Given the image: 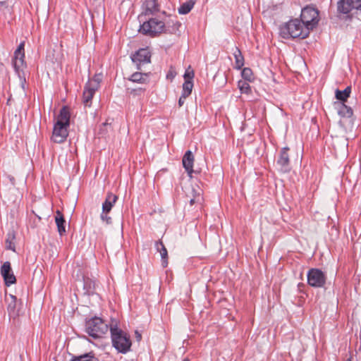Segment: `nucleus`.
I'll use <instances>...</instances> for the list:
<instances>
[{"label": "nucleus", "mask_w": 361, "mask_h": 361, "mask_svg": "<svg viewBox=\"0 0 361 361\" xmlns=\"http://www.w3.org/2000/svg\"><path fill=\"white\" fill-rule=\"evenodd\" d=\"M135 334H136V338H137V341L141 340V338H142L141 334H139L137 331H136V332H135Z\"/></svg>", "instance_id": "36"}, {"label": "nucleus", "mask_w": 361, "mask_h": 361, "mask_svg": "<svg viewBox=\"0 0 361 361\" xmlns=\"http://www.w3.org/2000/svg\"><path fill=\"white\" fill-rule=\"evenodd\" d=\"M155 248L157 252H159L161 255V264L163 267H166L168 265V252L163 244L162 241L157 240L155 242Z\"/></svg>", "instance_id": "18"}, {"label": "nucleus", "mask_w": 361, "mask_h": 361, "mask_svg": "<svg viewBox=\"0 0 361 361\" xmlns=\"http://www.w3.org/2000/svg\"><path fill=\"white\" fill-rule=\"evenodd\" d=\"M108 213L109 212H104L102 211L100 216H101V219L104 222H106V224H110L111 223V218L109 216H108Z\"/></svg>", "instance_id": "32"}, {"label": "nucleus", "mask_w": 361, "mask_h": 361, "mask_svg": "<svg viewBox=\"0 0 361 361\" xmlns=\"http://www.w3.org/2000/svg\"><path fill=\"white\" fill-rule=\"evenodd\" d=\"M85 329L90 336L99 338L108 332L109 326L101 318L94 317L86 321Z\"/></svg>", "instance_id": "4"}, {"label": "nucleus", "mask_w": 361, "mask_h": 361, "mask_svg": "<svg viewBox=\"0 0 361 361\" xmlns=\"http://www.w3.org/2000/svg\"><path fill=\"white\" fill-rule=\"evenodd\" d=\"M242 77L245 79L244 80L250 81L252 77V71L249 68H245L241 72Z\"/></svg>", "instance_id": "31"}, {"label": "nucleus", "mask_w": 361, "mask_h": 361, "mask_svg": "<svg viewBox=\"0 0 361 361\" xmlns=\"http://www.w3.org/2000/svg\"><path fill=\"white\" fill-rule=\"evenodd\" d=\"M15 238V235L13 232H9L7 235V238L6 240V247L8 250H11L15 251V244L14 242L10 240V238Z\"/></svg>", "instance_id": "30"}, {"label": "nucleus", "mask_w": 361, "mask_h": 361, "mask_svg": "<svg viewBox=\"0 0 361 361\" xmlns=\"http://www.w3.org/2000/svg\"><path fill=\"white\" fill-rule=\"evenodd\" d=\"M334 107L338 114L343 118H350L353 114L351 107L347 106L345 103L341 102H334Z\"/></svg>", "instance_id": "15"}, {"label": "nucleus", "mask_w": 361, "mask_h": 361, "mask_svg": "<svg viewBox=\"0 0 361 361\" xmlns=\"http://www.w3.org/2000/svg\"><path fill=\"white\" fill-rule=\"evenodd\" d=\"M188 96H186V94H183L182 93L181 96L180 97L179 99H178V105L179 106H182L186 99V98L188 97Z\"/></svg>", "instance_id": "35"}, {"label": "nucleus", "mask_w": 361, "mask_h": 361, "mask_svg": "<svg viewBox=\"0 0 361 361\" xmlns=\"http://www.w3.org/2000/svg\"><path fill=\"white\" fill-rule=\"evenodd\" d=\"M110 332L113 346L119 353L123 354L128 353L132 345L129 335L118 328L116 325L110 327Z\"/></svg>", "instance_id": "3"}, {"label": "nucleus", "mask_w": 361, "mask_h": 361, "mask_svg": "<svg viewBox=\"0 0 361 361\" xmlns=\"http://www.w3.org/2000/svg\"><path fill=\"white\" fill-rule=\"evenodd\" d=\"M71 361H98L92 352L73 357Z\"/></svg>", "instance_id": "26"}, {"label": "nucleus", "mask_w": 361, "mask_h": 361, "mask_svg": "<svg viewBox=\"0 0 361 361\" xmlns=\"http://www.w3.org/2000/svg\"><path fill=\"white\" fill-rule=\"evenodd\" d=\"M238 88L240 89L241 93L243 94H250L251 92V87L250 84L246 80H240L238 83Z\"/></svg>", "instance_id": "28"}, {"label": "nucleus", "mask_w": 361, "mask_h": 361, "mask_svg": "<svg viewBox=\"0 0 361 361\" xmlns=\"http://www.w3.org/2000/svg\"><path fill=\"white\" fill-rule=\"evenodd\" d=\"M118 200V197L111 192H109L106 197L105 201L102 204V210L104 212H109Z\"/></svg>", "instance_id": "20"}, {"label": "nucleus", "mask_w": 361, "mask_h": 361, "mask_svg": "<svg viewBox=\"0 0 361 361\" xmlns=\"http://www.w3.org/2000/svg\"><path fill=\"white\" fill-rule=\"evenodd\" d=\"M289 147H283L279 154L276 164L279 167V170L283 173H287L290 171V157L288 154Z\"/></svg>", "instance_id": "11"}, {"label": "nucleus", "mask_w": 361, "mask_h": 361, "mask_svg": "<svg viewBox=\"0 0 361 361\" xmlns=\"http://www.w3.org/2000/svg\"><path fill=\"white\" fill-rule=\"evenodd\" d=\"M195 200L194 198H193V199H191V200H190V205H193V204H194V203H195Z\"/></svg>", "instance_id": "37"}, {"label": "nucleus", "mask_w": 361, "mask_h": 361, "mask_svg": "<svg viewBox=\"0 0 361 361\" xmlns=\"http://www.w3.org/2000/svg\"><path fill=\"white\" fill-rule=\"evenodd\" d=\"M23 42H20L14 52L13 57L11 61L12 66L15 70V72L18 75V77L21 78V72L23 67Z\"/></svg>", "instance_id": "12"}, {"label": "nucleus", "mask_w": 361, "mask_h": 361, "mask_svg": "<svg viewBox=\"0 0 361 361\" xmlns=\"http://www.w3.org/2000/svg\"><path fill=\"white\" fill-rule=\"evenodd\" d=\"M55 221L57 226L58 231L61 235H62L65 232V224L66 221L63 218L62 213L60 211L56 212V214L55 216Z\"/></svg>", "instance_id": "23"}, {"label": "nucleus", "mask_w": 361, "mask_h": 361, "mask_svg": "<svg viewBox=\"0 0 361 361\" xmlns=\"http://www.w3.org/2000/svg\"><path fill=\"white\" fill-rule=\"evenodd\" d=\"M149 74L148 73H142L140 72H135L133 73L128 80L133 82H137L140 84H145L148 82Z\"/></svg>", "instance_id": "21"}, {"label": "nucleus", "mask_w": 361, "mask_h": 361, "mask_svg": "<svg viewBox=\"0 0 361 361\" xmlns=\"http://www.w3.org/2000/svg\"><path fill=\"white\" fill-rule=\"evenodd\" d=\"M1 274L4 278L5 285L10 286L16 281V276L12 271L11 263L9 262H5L1 267Z\"/></svg>", "instance_id": "13"}, {"label": "nucleus", "mask_w": 361, "mask_h": 361, "mask_svg": "<svg viewBox=\"0 0 361 361\" xmlns=\"http://www.w3.org/2000/svg\"><path fill=\"white\" fill-rule=\"evenodd\" d=\"M70 112L66 106L62 107L54 123L51 140L56 143L63 142L68 135V128L70 124Z\"/></svg>", "instance_id": "1"}, {"label": "nucleus", "mask_w": 361, "mask_h": 361, "mask_svg": "<svg viewBox=\"0 0 361 361\" xmlns=\"http://www.w3.org/2000/svg\"><path fill=\"white\" fill-rule=\"evenodd\" d=\"M182 163L184 169L187 171L188 176L192 177V173H193V163H194V156L191 151H187L183 155Z\"/></svg>", "instance_id": "16"}, {"label": "nucleus", "mask_w": 361, "mask_h": 361, "mask_svg": "<svg viewBox=\"0 0 361 361\" xmlns=\"http://www.w3.org/2000/svg\"><path fill=\"white\" fill-rule=\"evenodd\" d=\"M195 2L196 0H188L186 2L182 4L178 8V13L182 15L188 13L194 7Z\"/></svg>", "instance_id": "25"}, {"label": "nucleus", "mask_w": 361, "mask_h": 361, "mask_svg": "<svg viewBox=\"0 0 361 361\" xmlns=\"http://www.w3.org/2000/svg\"><path fill=\"white\" fill-rule=\"evenodd\" d=\"M181 27V23L175 20H170L165 23V30L163 33L168 34H173L176 35H180V27Z\"/></svg>", "instance_id": "17"}, {"label": "nucleus", "mask_w": 361, "mask_h": 361, "mask_svg": "<svg viewBox=\"0 0 361 361\" xmlns=\"http://www.w3.org/2000/svg\"><path fill=\"white\" fill-rule=\"evenodd\" d=\"M14 239H15V238H12V237H11V238H10V240H11V241H13V240H14Z\"/></svg>", "instance_id": "40"}, {"label": "nucleus", "mask_w": 361, "mask_h": 361, "mask_svg": "<svg viewBox=\"0 0 361 361\" xmlns=\"http://www.w3.org/2000/svg\"><path fill=\"white\" fill-rule=\"evenodd\" d=\"M92 82H95L96 83H97V90H98L99 87L100 82H101L100 77L98 76V75H95L93 78H92L91 80H89L88 82L86 84H90Z\"/></svg>", "instance_id": "33"}, {"label": "nucleus", "mask_w": 361, "mask_h": 361, "mask_svg": "<svg viewBox=\"0 0 361 361\" xmlns=\"http://www.w3.org/2000/svg\"><path fill=\"white\" fill-rule=\"evenodd\" d=\"M144 6L145 15H154L159 11V5L157 0H145Z\"/></svg>", "instance_id": "19"}, {"label": "nucleus", "mask_w": 361, "mask_h": 361, "mask_svg": "<svg viewBox=\"0 0 361 361\" xmlns=\"http://www.w3.org/2000/svg\"><path fill=\"white\" fill-rule=\"evenodd\" d=\"M350 93L351 87L350 86H348L344 90H340L338 89L336 90L335 97L338 100L337 102L345 103L350 97Z\"/></svg>", "instance_id": "22"}, {"label": "nucleus", "mask_w": 361, "mask_h": 361, "mask_svg": "<svg viewBox=\"0 0 361 361\" xmlns=\"http://www.w3.org/2000/svg\"><path fill=\"white\" fill-rule=\"evenodd\" d=\"M194 77V73L192 71H188L187 70L184 74V78L185 80H192V79Z\"/></svg>", "instance_id": "34"}, {"label": "nucleus", "mask_w": 361, "mask_h": 361, "mask_svg": "<svg viewBox=\"0 0 361 361\" xmlns=\"http://www.w3.org/2000/svg\"><path fill=\"white\" fill-rule=\"evenodd\" d=\"M183 361H190V360H189L188 358L185 357V358H184V359L183 360Z\"/></svg>", "instance_id": "38"}, {"label": "nucleus", "mask_w": 361, "mask_h": 361, "mask_svg": "<svg viewBox=\"0 0 361 361\" xmlns=\"http://www.w3.org/2000/svg\"><path fill=\"white\" fill-rule=\"evenodd\" d=\"M193 87V83L192 80H185L184 83L183 84V94H186V96H189Z\"/></svg>", "instance_id": "29"}, {"label": "nucleus", "mask_w": 361, "mask_h": 361, "mask_svg": "<svg viewBox=\"0 0 361 361\" xmlns=\"http://www.w3.org/2000/svg\"><path fill=\"white\" fill-rule=\"evenodd\" d=\"M95 282L90 279H84V290L85 293L91 295L94 293L95 289Z\"/></svg>", "instance_id": "27"}, {"label": "nucleus", "mask_w": 361, "mask_h": 361, "mask_svg": "<svg viewBox=\"0 0 361 361\" xmlns=\"http://www.w3.org/2000/svg\"><path fill=\"white\" fill-rule=\"evenodd\" d=\"M165 30V23L152 18L144 22L140 26L139 31L145 35L154 37L163 33Z\"/></svg>", "instance_id": "5"}, {"label": "nucleus", "mask_w": 361, "mask_h": 361, "mask_svg": "<svg viewBox=\"0 0 361 361\" xmlns=\"http://www.w3.org/2000/svg\"><path fill=\"white\" fill-rule=\"evenodd\" d=\"M131 59L137 68L140 69L142 66L150 63L151 53L148 49H140L132 55Z\"/></svg>", "instance_id": "10"}, {"label": "nucleus", "mask_w": 361, "mask_h": 361, "mask_svg": "<svg viewBox=\"0 0 361 361\" xmlns=\"http://www.w3.org/2000/svg\"><path fill=\"white\" fill-rule=\"evenodd\" d=\"M307 283L312 287L322 288L326 283V275L322 270L319 269H310L307 272Z\"/></svg>", "instance_id": "7"}, {"label": "nucleus", "mask_w": 361, "mask_h": 361, "mask_svg": "<svg viewBox=\"0 0 361 361\" xmlns=\"http://www.w3.org/2000/svg\"><path fill=\"white\" fill-rule=\"evenodd\" d=\"M308 29L298 18L290 20L280 27V35L283 39L301 37L306 38L309 35Z\"/></svg>", "instance_id": "2"}, {"label": "nucleus", "mask_w": 361, "mask_h": 361, "mask_svg": "<svg viewBox=\"0 0 361 361\" xmlns=\"http://www.w3.org/2000/svg\"><path fill=\"white\" fill-rule=\"evenodd\" d=\"M346 361H352L351 359H348Z\"/></svg>", "instance_id": "41"}, {"label": "nucleus", "mask_w": 361, "mask_h": 361, "mask_svg": "<svg viewBox=\"0 0 361 361\" xmlns=\"http://www.w3.org/2000/svg\"><path fill=\"white\" fill-rule=\"evenodd\" d=\"M300 20L309 31L312 30L318 24L319 11L312 6L305 7L302 9Z\"/></svg>", "instance_id": "6"}, {"label": "nucleus", "mask_w": 361, "mask_h": 361, "mask_svg": "<svg viewBox=\"0 0 361 361\" xmlns=\"http://www.w3.org/2000/svg\"><path fill=\"white\" fill-rule=\"evenodd\" d=\"M97 85L95 82L90 84H85L82 94V102L85 106H91L92 99L95 94L97 90Z\"/></svg>", "instance_id": "14"}, {"label": "nucleus", "mask_w": 361, "mask_h": 361, "mask_svg": "<svg viewBox=\"0 0 361 361\" xmlns=\"http://www.w3.org/2000/svg\"><path fill=\"white\" fill-rule=\"evenodd\" d=\"M353 9L361 11V0H339L337 3L338 12L349 13Z\"/></svg>", "instance_id": "9"}, {"label": "nucleus", "mask_w": 361, "mask_h": 361, "mask_svg": "<svg viewBox=\"0 0 361 361\" xmlns=\"http://www.w3.org/2000/svg\"><path fill=\"white\" fill-rule=\"evenodd\" d=\"M11 298L12 301L8 306L9 319L14 326L20 327L21 325L20 307L17 308L16 297L11 295Z\"/></svg>", "instance_id": "8"}, {"label": "nucleus", "mask_w": 361, "mask_h": 361, "mask_svg": "<svg viewBox=\"0 0 361 361\" xmlns=\"http://www.w3.org/2000/svg\"><path fill=\"white\" fill-rule=\"evenodd\" d=\"M10 180H11V183H12V184H13V178H10Z\"/></svg>", "instance_id": "39"}, {"label": "nucleus", "mask_w": 361, "mask_h": 361, "mask_svg": "<svg viewBox=\"0 0 361 361\" xmlns=\"http://www.w3.org/2000/svg\"><path fill=\"white\" fill-rule=\"evenodd\" d=\"M233 56L235 58V68L238 70L241 69L244 65V58L240 50L238 47H235Z\"/></svg>", "instance_id": "24"}]
</instances>
